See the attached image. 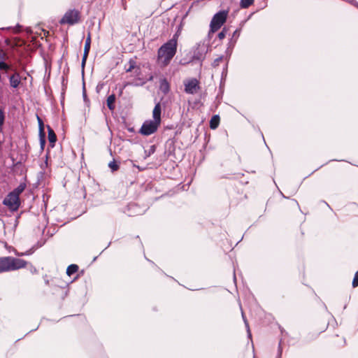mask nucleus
<instances>
[{"label":"nucleus","instance_id":"obj_1","mask_svg":"<svg viewBox=\"0 0 358 358\" xmlns=\"http://www.w3.org/2000/svg\"><path fill=\"white\" fill-rule=\"evenodd\" d=\"M177 50V35L175 34L173 38L163 44L158 50L157 59L159 63L162 66L168 65Z\"/></svg>","mask_w":358,"mask_h":358},{"label":"nucleus","instance_id":"obj_2","mask_svg":"<svg viewBox=\"0 0 358 358\" xmlns=\"http://www.w3.org/2000/svg\"><path fill=\"white\" fill-rule=\"evenodd\" d=\"M27 262L13 257H0V273L24 268Z\"/></svg>","mask_w":358,"mask_h":358},{"label":"nucleus","instance_id":"obj_3","mask_svg":"<svg viewBox=\"0 0 358 358\" xmlns=\"http://www.w3.org/2000/svg\"><path fill=\"white\" fill-rule=\"evenodd\" d=\"M228 13V10H222L213 15L210 23V32L215 33L221 28L227 20Z\"/></svg>","mask_w":358,"mask_h":358},{"label":"nucleus","instance_id":"obj_4","mask_svg":"<svg viewBox=\"0 0 358 358\" xmlns=\"http://www.w3.org/2000/svg\"><path fill=\"white\" fill-rule=\"evenodd\" d=\"M81 13L77 9H69L59 20L60 24L74 25L80 21Z\"/></svg>","mask_w":358,"mask_h":358},{"label":"nucleus","instance_id":"obj_5","mask_svg":"<svg viewBox=\"0 0 358 358\" xmlns=\"http://www.w3.org/2000/svg\"><path fill=\"white\" fill-rule=\"evenodd\" d=\"M160 122L155 120H145L140 129V133L144 136H150L157 131Z\"/></svg>","mask_w":358,"mask_h":358},{"label":"nucleus","instance_id":"obj_6","mask_svg":"<svg viewBox=\"0 0 358 358\" xmlns=\"http://www.w3.org/2000/svg\"><path fill=\"white\" fill-rule=\"evenodd\" d=\"M3 204L8 208L10 211H17L20 206V197L9 192L3 200Z\"/></svg>","mask_w":358,"mask_h":358},{"label":"nucleus","instance_id":"obj_7","mask_svg":"<svg viewBox=\"0 0 358 358\" xmlns=\"http://www.w3.org/2000/svg\"><path fill=\"white\" fill-rule=\"evenodd\" d=\"M185 92L189 94H194L200 90L199 81L196 78L184 80Z\"/></svg>","mask_w":358,"mask_h":358},{"label":"nucleus","instance_id":"obj_8","mask_svg":"<svg viewBox=\"0 0 358 358\" xmlns=\"http://www.w3.org/2000/svg\"><path fill=\"white\" fill-rule=\"evenodd\" d=\"M207 50V48L204 44H199L194 52L193 59L202 61L205 57Z\"/></svg>","mask_w":358,"mask_h":358},{"label":"nucleus","instance_id":"obj_9","mask_svg":"<svg viewBox=\"0 0 358 358\" xmlns=\"http://www.w3.org/2000/svg\"><path fill=\"white\" fill-rule=\"evenodd\" d=\"M161 113H162V108L159 103H157L152 111V117L153 120L161 123Z\"/></svg>","mask_w":358,"mask_h":358},{"label":"nucleus","instance_id":"obj_10","mask_svg":"<svg viewBox=\"0 0 358 358\" xmlns=\"http://www.w3.org/2000/svg\"><path fill=\"white\" fill-rule=\"evenodd\" d=\"M48 137L50 145L52 148H53L55 146V143L57 141L56 134H55V131H53V129L50 126H48Z\"/></svg>","mask_w":358,"mask_h":358},{"label":"nucleus","instance_id":"obj_11","mask_svg":"<svg viewBox=\"0 0 358 358\" xmlns=\"http://www.w3.org/2000/svg\"><path fill=\"white\" fill-rule=\"evenodd\" d=\"M9 80L11 87L13 88L17 87L20 83V77L19 73H15V74L10 76Z\"/></svg>","mask_w":358,"mask_h":358},{"label":"nucleus","instance_id":"obj_12","mask_svg":"<svg viewBox=\"0 0 358 358\" xmlns=\"http://www.w3.org/2000/svg\"><path fill=\"white\" fill-rule=\"evenodd\" d=\"M159 90L166 94L170 91V85L166 78L161 79L159 81Z\"/></svg>","mask_w":358,"mask_h":358},{"label":"nucleus","instance_id":"obj_13","mask_svg":"<svg viewBox=\"0 0 358 358\" xmlns=\"http://www.w3.org/2000/svg\"><path fill=\"white\" fill-rule=\"evenodd\" d=\"M115 99H116L115 95L114 94H112L108 96L107 100H106L107 106L111 112H113L115 108Z\"/></svg>","mask_w":358,"mask_h":358},{"label":"nucleus","instance_id":"obj_14","mask_svg":"<svg viewBox=\"0 0 358 358\" xmlns=\"http://www.w3.org/2000/svg\"><path fill=\"white\" fill-rule=\"evenodd\" d=\"M220 124V116L218 115H213L210 120V128L215 129Z\"/></svg>","mask_w":358,"mask_h":358},{"label":"nucleus","instance_id":"obj_15","mask_svg":"<svg viewBox=\"0 0 358 358\" xmlns=\"http://www.w3.org/2000/svg\"><path fill=\"white\" fill-rule=\"evenodd\" d=\"M26 188V184L24 182L20 183L17 187H15L12 192V194L20 197V195L23 192Z\"/></svg>","mask_w":358,"mask_h":358},{"label":"nucleus","instance_id":"obj_16","mask_svg":"<svg viewBox=\"0 0 358 358\" xmlns=\"http://www.w3.org/2000/svg\"><path fill=\"white\" fill-rule=\"evenodd\" d=\"M78 266L77 264H71L67 267L66 269V274L69 276H71V275L76 273L78 271Z\"/></svg>","mask_w":358,"mask_h":358},{"label":"nucleus","instance_id":"obj_17","mask_svg":"<svg viewBox=\"0 0 358 358\" xmlns=\"http://www.w3.org/2000/svg\"><path fill=\"white\" fill-rule=\"evenodd\" d=\"M254 2V0H241L240 6L242 8H247L251 6Z\"/></svg>","mask_w":358,"mask_h":358},{"label":"nucleus","instance_id":"obj_18","mask_svg":"<svg viewBox=\"0 0 358 358\" xmlns=\"http://www.w3.org/2000/svg\"><path fill=\"white\" fill-rule=\"evenodd\" d=\"M242 317H243L244 324H245L246 329H247L248 336L249 338H251L252 334H251V332H250L249 324H248V320H247V319H246V317H245V315H244V313L243 312H242Z\"/></svg>","mask_w":358,"mask_h":358},{"label":"nucleus","instance_id":"obj_19","mask_svg":"<svg viewBox=\"0 0 358 358\" xmlns=\"http://www.w3.org/2000/svg\"><path fill=\"white\" fill-rule=\"evenodd\" d=\"M108 166L111 169L113 172L118 170L119 165L117 164V162L115 160H113L112 162H109Z\"/></svg>","mask_w":358,"mask_h":358},{"label":"nucleus","instance_id":"obj_20","mask_svg":"<svg viewBox=\"0 0 358 358\" xmlns=\"http://www.w3.org/2000/svg\"><path fill=\"white\" fill-rule=\"evenodd\" d=\"M4 120H5V115H4L3 110L0 108V131H1V129H2V127L3 125Z\"/></svg>","mask_w":358,"mask_h":358},{"label":"nucleus","instance_id":"obj_21","mask_svg":"<svg viewBox=\"0 0 358 358\" xmlns=\"http://www.w3.org/2000/svg\"><path fill=\"white\" fill-rule=\"evenodd\" d=\"M227 31H228V29L226 27H224L222 29V30L218 34V35H217L218 38L220 40L223 39L226 36Z\"/></svg>","mask_w":358,"mask_h":358},{"label":"nucleus","instance_id":"obj_22","mask_svg":"<svg viewBox=\"0 0 358 358\" xmlns=\"http://www.w3.org/2000/svg\"><path fill=\"white\" fill-rule=\"evenodd\" d=\"M352 285L353 287H357L358 286V271L355 273Z\"/></svg>","mask_w":358,"mask_h":358},{"label":"nucleus","instance_id":"obj_23","mask_svg":"<svg viewBox=\"0 0 358 358\" xmlns=\"http://www.w3.org/2000/svg\"><path fill=\"white\" fill-rule=\"evenodd\" d=\"M223 57H223L222 55H221V56H220L219 57L216 58V59L213 61V64H212L213 66V67H217V66H218L220 65V62L223 59Z\"/></svg>","mask_w":358,"mask_h":358},{"label":"nucleus","instance_id":"obj_24","mask_svg":"<svg viewBox=\"0 0 358 358\" xmlns=\"http://www.w3.org/2000/svg\"><path fill=\"white\" fill-rule=\"evenodd\" d=\"M0 69L8 71L10 69V66L3 61L0 62Z\"/></svg>","mask_w":358,"mask_h":358},{"label":"nucleus","instance_id":"obj_25","mask_svg":"<svg viewBox=\"0 0 358 358\" xmlns=\"http://www.w3.org/2000/svg\"><path fill=\"white\" fill-rule=\"evenodd\" d=\"M240 33H241V29H236L234 31L231 38H234L238 40V37L240 36Z\"/></svg>","mask_w":358,"mask_h":358},{"label":"nucleus","instance_id":"obj_26","mask_svg":"<svg viewBox=\"0 0 358 358\" xmlns=\"http://www.w3.org/2000/svg\"><path fill=\"white\" fill-rule=\"evenodd\" d=\"M38 136H39V141L41 139H45V133L44 131V129H39Z\"/></svg>","mask_w":358,"mask_h":358},{"label":"nucleus","instance_id":"obj_27","mask_svg":"<svg viewBox=\"0 0 358 358\" xmlns=\"http://www.w3.org/2000/svg\"><path fill=\"white\" fill-rule=\"evenodd\" d=\"M135 66V62L134 61H130L129 62V67L127 68V69H126V71L127 72H130L131 71V70L134 68Z\"/></svg>","mask_w":358,"mask_h":358},{"label":"nucleus","instance_id":"obj_28","mask_svg":"<svg viewBox=\"0 0 358 358\" xmlns=\"http://www.w3.org/2000/svg\"><path fill=\"white\" fill-rule=\"evenodd\" d=\"M90 45L89 44H85V47H84V53L85 55V56H88V54H89V52H90Z\"/></svg>","mask_w":358,"mask_h":358},{"label":"nucleus","instance_id":"obj_29","mask_svg":"<svg viewBox=\"0 0 358 358\" xmlns=\"http://www.w3.org/2000/svg\"><path fill=\"white\" fill-rule=\"evenodd\" d=\"M236 41H237L236 39H235L234 38H231V39L229 40V47L233 48L235 45Z\"/></svg>","mask_w":358,"mask_h":358},{"label":"nucleus","instance_id":"obj_30","mask_svg":"<svg viewBox=\"0 0 358 358\" xmlns=\"http://www.w3.org/2000/svg\"><path fill=\"white\" fill-rule=\"evenodd\" d=\"M282 352V349L281 347V341H280L279 343V345H278V358H281Z\"/></svg>","mask_w":358,"mask_h":358},{"label":"nucleus","instance_id":"obj_31","mask_svg":"<svg viewBox=\"0 0 358 358\" xmlns=\"http://www.w3.org/2000/svg\"><path fill=\"white\" fill-rule=\"evenodd\" d=\"M38 130L41 129H44L43 122L39 117H38Z\"/></svg>","mask_w":358,"mask_h":358},{"label":"nucleus","instance_id":"obj_32","mask_svg":"<svg viewBox=\"0 0 358 358\" xmlns=\"http://www.w3.org/2000/svg\"><path fill=\"white\" fill-rule=\"evenodd\" d=\"M346 1L357 8L358 2L356 0H346Z\"/></svg>","mask_w":358,"mask_h":358},{"label":"nucleus","instance_id":"obj_33","mask_svg":"<svg viewBox=\"0 0 358 358\" xmlns=\"http://www.w3.org/2000/svg\"><path fill=\"white\" fill-rule=\"evenodd\" d=\"M45 145V139L40 140V146H41V149L42 150L44 149Z\"/></svg>","mask_w":358,"mask_h":358},{"label":"nucleus","instance_id":"obj_34","mask_svg":"<svg viewBox=\"0 0 358 358\" xmlns=\"http://www.w3.org/2000/svg\"><path fill=\"white\" fill-rule=\"evenodd\" d=\"M87 57V56H85V55L83 54V59H82V66L83 67H84V66L85 64Z\"/></svg>","mask_w":358,"mask_h":358},{"label":"nucleus","instance_id":"obj_35","mask_svg":"<svg viewBox=\"0 0 358 358\" xmlns=\"http://www.w3.org/2000/svg\"><path fill=\"white\" fill-rule=\"evenodd\" d=\"M91 43V38H90V35L89 34L87 38H86V41H85V44H89L90 45Z\"/></svg>","mask_w":358,"mask_h":358},{"label":"nucleus","instance_id":"obj_36","mask_svg":"<svg viewBox=\"0 0 358 358\" xmlns=\"http://www.w3.org/2000/svg\"><path fill=\"white\" fill-rule=\"evenodd\" d=\"M155 146H151L150 148V152H149V155H150L151 153H153L155 152Z\"/></svg>","mask_w":358,"mask_h":358},{"label":"nucleus","instance_id":"obj_37","mask_svg":"<svg viewBox=\"0 0 358 358\" xmlns=\"http://www.w3.org/2000/svg\"><path fill=\"white\" fill-rule=\"evenodd\" d=\"M29 254H30V252H27L26 253H20H20H17V255H18V256H22V255H29Z\"/></svg>","mask_w":358,"mask_h":358},{"label":"nucleus","instance_id":"obj_38","mask_svg":"<svg viewBox=\"0 0 358 358\" xmlns=\"http://www.w3.org/2000/svg\"><path fill=\"white\" fill-rule=\"evenodd\" d=\"M4 57H5V54L0 52V58L3 59H4Z\"/></svg>","mask_w":358,"mask_h":358},{"label":"nucleus","instance_id":"obj_39","mask_svg":"<svg viewBox=\"0 0 358 358\" xmlns=\"http://www.w3.org/2000/svg\"><path fill=\"white\" fill-rule=\"evenodd\" d=\"M83 98H84V99H85H85H86V98H87V95H86V93H85V90L83 91Z\"/></svg>","mask_w":358,"mask_h":358},{"label":"nucleus","instance_id":"obj_40","mask_svg":"<svg viewBox=\"0 0 358 358\" xmlns=\"http://www.w3.org/2000/svg\"><path fill=\"white\" fill-rule=\"evenodd\" d=\"M134 166H136L138 170L140 171H143V168H141V166H136V165H134Z\"/></svg>","mask_w":358,"mask_h":358},{"label":"nucleus","instance_id":"obj_41","mask_svg":"<svg viewBox=\"0 0 358 358\" xmlns=\"http://www.w3.org/2000/svg\"><path fill=\"white\" fill-rule=\"evenodd\" d=\"M96 258H97L96 257H94V261H95L96 259Z\"/></svg>","mask_w":358,"mask_h":358},{"label":"nucleus","instance_id":"obj_42","mask_svg":"<svg viewBox=\"0 0 358 358\" xmlns=\"http://www.w3.org/2000/svg\"><path fill=\"white\" fill-rule=\"evenodd\" d=\"M357 8H358V6H357Z\"/></svg>","mask_w":358,"mask_h":358}]
</instances>
